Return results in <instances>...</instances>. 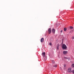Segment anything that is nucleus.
<instances>
[{
  "label": "nucleus",
  "instance_id": "f257e3e1",
  "mask_svg": "<svg viewBox=\"0 0 74 74\" xmlns=\"http://www.w3.org/2000/svg\"><path fill=\"white\" fill-rule=\"evenodd\" d=\"M62 48L63 49H64L65 50H66V49H67V46H66V45L64 44H63L62 45Z\"/></svg>",
  "mask_w": 74,
  "mask_h": 74
},
{
  "label": "nucleus",
  "instance_id": "f03ea898",
  "mask_svg": "<svg viewBox=\"0 0 74 74\" xmlns=\"http://www.w3.org/2000/svg\"><path fill=\"white\" fill-rule=\"evenodd\" d=\"M42 55L44 57V59H45V60H47V57H45V53L44 52L42 53Z\"/></svg>",
  "mask_w": 74,
  "mask_h": 74
},
{
  "label": "nucleus",
  "instance_id": "7ed1b4c3",
  "mask_svg": "<svg viewBox=\"0 0 74 74\" xmlns=\"http://www.w3.org/2000/svg\"><path fill=\"white\" fill-rule=\"evenodd\" d=\"M68 73H71L72 71H71V68H69L68 70Z\"/></svg>",
  "mask_w": 74,
  "mask_h": 74
},
{
  "label": "nucleus",
  "instance_id": "20e7f679",
  "mask_svg": "<svg viewBox=\"0 0 74 74\" xmlns=\"http://www.w3.org/2000/svg\"><path fill=\"white\" fill-rule=\"evenodd\" d=\"M68 52L67 51H63V53L64 55H66V54H67Z\"/></svg>",
  "mask_w": 74,
  "mask_h": 74
},
{
  "label": "nucleus",
  "instance_id": "39448f33",
  "mask_svg": "<svg viewBox=\"0 0 74 74\" xmlns=\"http://www.w3.org/2000/svg\"><path fill=\"white\" fill-rule=\"evenodd\" d=\"M49 34H50L51 33V29L49 28L48 30Z\"/></svg>",
  "mask_w": 74,
  "mask_h": 74
},
{
  "label": "nucleus",
  "instance_id": "423d86ee",
  "mask_svg": "<svg viewBox=\"0 0 74 74\" xmlns=\"http://www.w3.org/2000/svg\"><path fill=\"white\" fill-rule=\"evenodd\" d=\"M52 32L53 33H55V29H52Z\"/></svg>",
  "mask_w": 74,
  "mask_h": 74
},
{
  "label": "nucleus",
  "instance_id": "0eeeda50",
  "mask_svg": "<svg viewBox=\"0 0 74 74\" xmlns=\"http://www.w3.org/2000/svg\"><path fill=\"white\" fill-rule=\"evenodd\" d=\"M40 41L41 42H42L44 41V38H42L41 39Z\"/></svg>",
  "mask_w": 74,
  "mask_h": 74
},
{
  "label": "nucleus",
  "instance_id": "6e6552de",
  "mask_svg": "<svg viewBox=\"0 0 74 74\" xmlns=\"http://www.w3.org/2000/svg\"><path fill=\"white\" fill-rule=\"evenodd\" d=\"M57 49H59V45H58L57 47Z\"/></svg>",
  "mask_w": 74,
  "mask_h": 74
},
{
  "label": "nucleus",
  "instance_id": "1a4fd4ad",
  "mask_svg": "<svg viewBox=\"0 0 74 74\" xmlns=\"http://www.w3.org/2000/svg\"><path fill=\"white\" fill-rule=\"evenodd\" d=\"M66 30H67V28H64V32H66Z\"/></svg>",
  "mask_w": 74,
  "mask_h": 74
},
{
  "label": "nucleus",
  "instance_id": "9d476101",
  "mask_svg": "<svg viewBox=\"0 0 74 74\" xmlns=\"http://www.w3.org/2000/svg\"><path fill=\"white\" fill-rule=\"evenodd\" d=\"M71 67L72 68H74V64H73L72 65V66Z\"/></svg>",
  "mask_w": 74,
  "mask_h": 74
},
{
  "label": "nucleus",
  "instance_id": "9b49d317",
  "mask_svg": "<svg viewBox=\"0 0 74 74\" xmlns=\"http://www.w3.org/2000/svg\"><path fill=\"white\" fill-rule=\"evenodd\" d=\"M73 29V27H70V29Z\"/></svg>",
  "mask_w": 74,
  "mask_h": 74
},
{
  "label": "nucleus",
  "instance_id": "f8f14e48",
  "mask_svg": "<svg viewBox=\"0 0 74 74\" xmlns=\"http://www.w3.org/2000/svg\"><path fill=\"white\" fill-rule=\"evenodd\" d=\"M52 63H55V61H54V60H52Z\"/></svg>",
  "mask_w": 74,
  "mask_h": 74
},
{
  "label": "nucleus",
  "instance_id": "ddd939ff",
  "mask_svg": "<svg viewBox=\"0 0 74 74\" xmlns=\"http://www.w3.org/2000/svg\"><path fill=\"white\" fill-rule=\"evenodd\" d=\"M53 67H56L57 66L56 65H53Z\"/></svg>",
  "mask_w": 74,
  "mask_h": 74
},
{
  "label": "nucleus",
  "instance_id": "4468645a",
  "mask_svg": "<svg viewBox=\"0 0 74 74\" xmlns=\"http://www.w3.org/2000/svg\"><path fill=\"white\" fill-rule=\"evenodd\" d=\"M49 44L50 45H52V43H50Z\"/></svg>",
  "mask_w": 74,
  "mask_h": 74
},
{
  "label": "nucleus",
  "instance_id": "2eb2a0df",
  "mask_svg": "<svg viewBox=\"0 0 74 74\" xmlns=\"http://www.w3.org/2000/svg\"><path fill=\"white\" fill-rule=\"evenodd\" d=\"M72 73H74V70H73L72 71Z\"/></svg>",
  "mask_w": 74,
  "mask_h": 74
},
{
  "label": "nucleus",
  "instance_id": "dca6fc26",
  "mask_svg": "<svg viewBox=\"0 0 74 74\" xmlns=\"http://www.w3.org/2000/svg\"><path fill=\"white\" fill-rule=\"evenodd\" d=\"M64 58V59H68V58H66V57H65Z\"/></svg>",
  "mask_w": 74,
  "mask_h": 74
},
{
  "label": "nucleus",
  "instance_id": "f3484780",
  "mask_svg": "<svg viewBox=\"0 0 74 74\" xmlns=\"http://www.w3.org/2000/svg\"><path fill=\"white\" fill-rule=\"evenodd\" d=\"M72 39H74V37H72Z\"/></svg>",
  "mask_w": 74,
  "mask_h": 74
},
{
  "label": "nucleus",
  "instance_id": "a211bd4d",
  "mask_svg": "<svg viewBox=\"0 0 74 74\" xmlns=\"http://www.w3.org/2000/svg\"><path fill=\"white\" fill-rule=\"evenodd\" d=\"M64 67H66V65L64 64Z\"/></svg>",
  "mask_w": 74,
  "mask_h": 74
},
{
  "label": "nucleus",
  "instance_id": "6ab92c4d",
  "mask_svg": "<svg viewBox=\"0 0 74 74\" xmlns=\"http://www.w3.org/2000/svg\"><path fill=\"white\" fill-rule=\"evenodd\" d=\"M62 31H62V30L61 31H60L61 33L62 32Z\"/></svg>",
  "mask_w": 74,
  "mask_h": 74
},
{
  "label": "nucleus",
  "instance_id": "aec40b11",
  "mask_svg": "<svg viewBox=\"0 0 74 74\" xmlns=\"http://www.w3.org/2000/svg\"><path fill=\"white\" fill-rule=\"evenodd\" d=\"M69 60H70V58H68Z\"/></svg>",
  "mask_w": 74,
  "mask_h": 74
}]
</instances>
